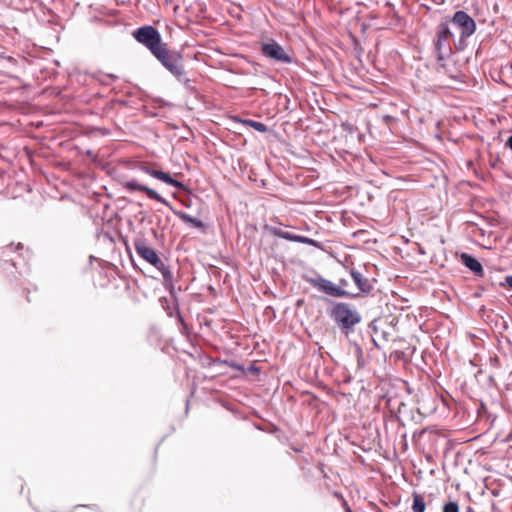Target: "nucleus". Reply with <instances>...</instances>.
Masks as SVG:
<instances>
[{"instance_id": "1", "label": "nucleus", "mask_w": 512, "mask_h": 512, "mask_svg": "<svg viewBox=\"0 0 512 512\" xmlns=\"http://www.w3.org/2000/svg\"><path fill=\"white\" fill-rule=\"evenodd\" d=\"M331 317L342 331H351L360 323L361 316L358 311L348 303L338 302L333 305Z\"/></svg>"}, {"instance_id": "2", "label": "nucleus", "mask_w": 512, "mask_h": 512, "mask_svg": "<svg viewBox=\"0 0 512 512\" xmlns=\"http://www.w3.org/2000/svg\"><path fill=\"white\" fill-rule=\"evenodd\" d=\"M155 58L179 81H182L185 71L182 64V56L175 51H170L165 45L155 54Z\"/></svg>"}, {"instance_id": "3", "label": "nucleus", "mask_w": 512, "mask_h": 512, "mask_svg": "<svg viewBox=\"0 0 512 512\" xmlns=\"http://www.w3.org/2000/svg\"><path fill=\"white\" fill-rule=\"evenodd\" d=\"M137 42L144 45L152 54H155L166 44L162 43L160 33L152 26H142L133 32Z\"/></svg>"}, {"instance_id": "4", "label": "nucleus", "mask_w": 512, "mask_h": 512, "mask_svg": "<svg viewBox=\"0 0 512 512\" xmlns=\"http://www.w3.org/2000/svg\"><path fill=\"white\" fill-rule=\"evenodd\" d=\"M451 23L453 26L460 30V40L457 48L462 49V42L474 34L476 30V23L470 15L461 10L455 12Z\"/></svg>"}, {"instance_id": "5", "label": "nucleus", "mask_w": 512, "mask_h": 512, "mask_svg": "<svg viewBox=\"0 0 512 512\" xmlns=\"http://www.w3.org/2000/svg\"><path fill=\"white\" fill-rule=\"evenodd\" d=\"M314 288L319 291L337 298L348 297L350 294L341 286L334 284L321 276L307 280Z\"/></svg>"}, {"instance_id": "6", "label": "nucleus", "mask_w": 512, "mask_h": 512, "mask_svg": "<svg viewBox=\"0 0 512 512\" xmlns=\"http://www.w3.org/2000/svg\"><path fill=\"white\" fill-rule=\"evenodd\" d=\"M261 52L264 56L276 62L287 64L292 62V58L285 52L284 48L274 40L263 43L261 46Z\"/></svg>"}, {"instance_id": "7", "label": "nucleus", "mask_w": 512, "mask_h": 512, "mask_svg": "<svg viewBox=\"0 0 512 512\" xmlns=\"http://www.w3.org/2000/svg\"><path fill=\"white\" fill-rule=\"evenodd\" d=\"M124 188L130 192H134V191L144 192L149 199L155 200V201L165 205L169 209H172V206L170 205V203L166 199H164L157 191L149 188L148 186H146L144 184H141L136 179H130V180L126 181L124 183Z\"/></svg>"}, {"instance_id": "8", "label": "nucleus", "mask_w": 512, "mask_h": 512, "mask_svg": "<svg viewBox=\"0 0 512 512\" xmlns=\"http://www.w3.org/2000/svg\"><path fill=\"white\" fill-rule=\"evenodd\" d=\"M134 248L137 254L149 264L154 267L161 265V259L159 258L156 250L150 247L144 239H136L134 241Z\"/></svg>"}, {"instance_id": "9", "label": "nucleus", "mask_w": 512, "mask_h": 512, "mask_svg": "<svg viewBox=\"0 0 512 512\" xmlns=\"http://www.w3.org/2000/svg\"><path fill=\"white\" fill-rule=\"evenodd\" d=\"M138 169L148 175H150L151 177L163 182V183H166L170 186H173V187H176V188H179V189H182L184 187V185L171 177V175L169 173H166L164 171H161V170H158V169H155L154 167L152 166H149V165H146V164H141Z\"/></svg>"}, {"instance_id": "10", "label": "nucleus", "mask_w": 512, "mask_h": 512, "mask_svg": "<svg viewBox=\"0 0 512 512\" xmlns=\"http://www.w3.org/2000/svg\"><path fill=\"white\" fill-rule=\"evenodd\" d=\"M461 262L470 269L475 275L477 276H483L484 270L481 265V263L471 255L467 253H462L461 256Z\"/></svg>"}, {"instance_id": "11", "label": "nucleus", "mask_w": 512, "mask_h": 512, "mask_svg": "<svg viewBox=\"0 0 512 512\" xmlns=\"http://www.w3.org/2000/svg\"><path fill=\"white\" fill-rule=\"evenodd\" d=\"M350 274H351L353 281L355 282V284L357 285V287L359 288L360 291L365 292V293L370 292L372 287H371L369 281L366 278H364L363 275L359 271L352 269Z\"/></svg>"}, {"instance_id": "12", "label": "nucleus", "mask_w": 512, "mask_h": 512, "mask_svg": "<svg viewBox=\"0 0 512 512\" xmlns=\"http://www.w3.org/2000/svg\"><path fill=\"white\" fill-rule=\"evenodd\" d=\"M174 214L180 218L182 221L186 223L192 224L196 228H202L204 226L203 222L199 220L198 218H195L185 212L182 211H175L173 210Z\"/></svg>"}, {"instance_id": "13", "label": "nucleus", "mask_w": 512, "mask_h": 512, "mask_svg": "<svg viewBox=\"0 0 512 512\" xmlns=\"http://www.w3.org/2000/svg\"><path fill=\"white\" fill-rule=\"evenodd\" d=\"M426 504L424 498L417 493H413V504L412 511L413 512H425Z\"/></svg>"}, {"instance_id": "14", "label": "nucleus", "mask_w": 512, "mask_h": 512, "mask_svg": "<svg viewBox=\"0 0 512 512\" xmlns=\"http://www.w3.org/2000/svg\"><path fill=\"white\" fill-rule=\"evenodd\" d=\"M437 36H440V42H446L453 37V33L447 24L442 23L438 27Z\"/></svg>"}, {"instance_id": "15", "label": "nucleus", "mask_w": 512, "mask_h": 512, "mask_svg": "<svg viewBox=\"0 0 512 512\" xmlns=\"http://www.w3.org/2000/svg\"><path fill=\"white\" fill-rule=\"evenodd\" d=\"M273 234L279 238H282V239H286L288 241H292V242H296V238H297V235L296 234H292L288 231H284L282 229H279V228H275L273 230Z\"/></svg>"}, {"instance_id": "16", "label": "nucleus", "mask_w": 512, "mask_h": 512, "mask_svg": "<svg viewBox=\"0 0 512 512\" xmlns=\"http://www.w3.org/2000/svg\"><path fill=\"white\" fill-rule=\"evenodd\" d=\"M155 268L161 272L165 282H172L173 274L169 267L164 264V262L161 261V265H157Z\"/></svg>"}, {"instance_id": "17", "label": "nucleus", "mask_w": 512, "mask_h": 512, "mask_svg": "<svg viewBox=\"0 0 512 512\" xmlns=\"http://www.w3.org/2000/svg\"><path fill=\"white\" fill-rule=\"evenodd\" d=\"M246 123L258 132H266L267 131V126L262 122H258V121H254V120H247Z\"/></svg>"}, {"instance_id": "18", "label": "nucleus", "mask_w": 512, "mask_h": 512, "mask_svg": "<svg viewBox=\"0 0 512 512\" xmlns=\"http://www.w3.org/2000/svg\"><path fill=\"white\" fill-rule=\"evenodd\" d=\"M296 242L319 247V244L316 240L302 235H297Z\"/></svg>"}, {"instance_id": "19", "label": "nucleus", "mask_w": 512, "mask_h": 512, "mask_svg": "<svg viewBox=\"0 0 512 512\" xmlns=\"http://www.w3.org/2000/svg\"><path fill=\"white\" fill-rule=\"evenodd\" d=\"M436 49L438 51V58L443 59L442 50L444 49L446 52H450V47H445L444 42H440V36L437 38Z\"/></svg>"}, {"instance_id": "20", "label": "nucleus", "mask_w": 512, "mask_h": 512, "mask_svg": "<svg viewBox=\"0 0 512 512\" xmlns=\"http://www.w3.org/2000/svg\"><path fill=\"white\" fill-rule=\"evenodd\" d=\"M443 512H459V507L456 502H448L443 507Z\"/></svg>"}, {"instance_id": "21", "label": "nucleus", "mask_w": 512, "mask_h": 512, "mask_svg": "<svg viewBox=\"0 0 512 512\" xmlns=\"http://www.w3.org/2000/svg\"><path fill=\"white\" fill-rule=\"evenodd\" d=\"M505 283H506L510 288H512V275L507 276V277L505 278Z\"/></svg>"}, {"instance_id": "22", "label": "nucleus", "mask_w": 512, "mask_h": 512, "mask_svg": "<svg viewBox=\"0 0 512 512\" xmlns=\"http://www.w3.org/2000/svg\"><path fill=\"white\" fill-rule=\"evenodd\" d=\"M507 145L512 150V135L508 138Z\"/></svg>"}, {"instance_id": "23", "label": "nucleus", "mask_w": 512, "mask_h": 512, "mask_svg": "<svg viewBox=\"0 0 512 512\" xmlns=\"http://www.w3.org/2000/svg\"><path fill=\"white\" fill-rule=\"evenodd\" d=\"M340 283H341V287H342L343 289H344V286H346V285H347V282H346L345 280H341V281H340Z\"/></svg>"}, {"instance_id": "24", "label": "nucleus", "mask_w": 512, "mask_h": 512, "mask_svg": "<svg viewBox=\"0 0 512 512\" xmlns=\"http://www.w3.org/2000/svg\"><path fill=\"white\" fill-rule=\"evenodd\" d=\"M21 247H22L21 243H18L17 248H21Z\"/></svg>"}]
</instances>
